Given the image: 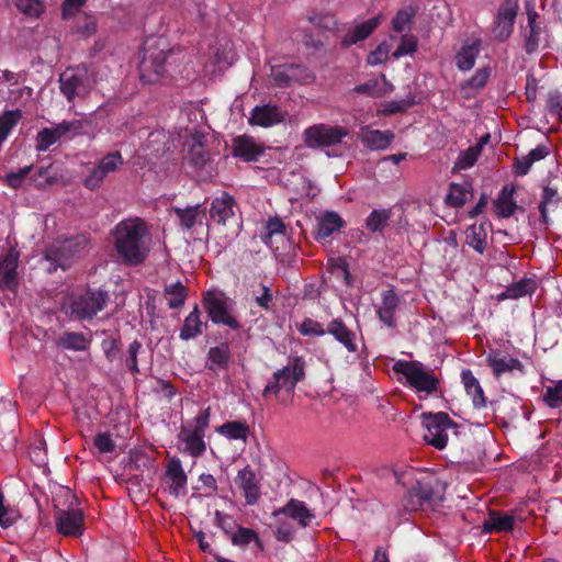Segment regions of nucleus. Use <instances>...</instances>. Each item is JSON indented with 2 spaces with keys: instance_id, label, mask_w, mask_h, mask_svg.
<instances>
[{
  "instance_id": "obj_63",
  "label": "nucleus",
  "mask_w": 562,
  "mask_h": 562,
  "mask_svg": "<svg viewBox=\"0 0 562 562\" xmlns=\"http://www.w3.org/2000/svg\"><path fill=\"white\" fill-rule=\"evenodd\" d=\"M33 166H25L20 168L18 171H11L5 175V183L12 189H19L22 187L24 180L30 175Z\"/></svg>"
},
{
  "instance_id": "obj_36",
  "label": "nucleus",
  "mask_w": 562,
  "mask_h": 562,
  "mask_svg": "<svg viewBox=\"0 0 562 562\" xmlns=\"http://www.w3.org/2000/svg\"><path fill=\"white\" fill-rule=\"evenodd\" d=\"M200 316V310L195 305L193 311L186 317L180 329L179 337L182 340L193 339L203 333V327H206V323H203Z\"/></svg>"
},
{
  "instance_id": "obj_56",
  "label": "nucleus",
  "mask_w": 562,
  "mask_h": 562,
  "mask_svg": "<svg viewBox=\"0 0 562 562\" xmlns=\"http://www.w3.org/2000/svg\"><path fill=\"white\" fill-rule=\"evenodd\" d=\"M402 504L405 510L407 512H416V510H426V506L422 501V496L418 493L416 486L414 485L411 490L406 492L402 499Z\"/></svg>"
},
{
  "instance_id": "obj_35",
  "label": "nucleus",
  "mask_w": 562,
  "mask_h": 562,
  "mask_svg": "<svg viewBox=\"0 0 562 562\" xmlns=\"http://www.w3.org/2000/svg\"><path fill=\"white\" fill-rule=\"evenodd\" d=\"M514 186L506 184L503 187L497 199L494 201V205L499 217L508 218L518 209V205L514 200Z\"/></svg>"
},
{
  "instance_id": "obj_1",
  "label": "nucleus",
  "mask_w": 562,
  "mask_h": 562,
  "mask_svg": "<svg viewBox=\"0 0 562 562\" xmlns=\"http://www.w3.org/2000/svg\"><path fill=\"white\" fill-rule=\"evenodd\" d=\"M145 235V224L139 220L122 221L115 226L114 246L124 262L136 266L145 260L148 254Z\"/></svg>"
},
{
  "instance_id": "obj_22",
  "label": "nucleus",
  "mask_w": 562,
  "mask_h": 562,
  "mask_svg": "<svg viewBox=\"0 0 562 562\" xmlns=\"http://www.w3.org/2000/svg\"><path fill=\"white\" fill-rule=\"evenodd\" d=\"M236 201L233 195L222 192L220 196L212 200L209 213L212 221L225 225L226 221L234 216Z\"/></svg>"
},
{
  "instance_id": "obj_2",
  "label": "nucleus",
  "mask_w": 562,
  "mask_h": 562,
  "mask_svg": "<svg viewBox=\"0 0 562 562\" xmlns=\"http://www.w3.org/2000/svg\"><path fill=\"white\" fill-rule=\"evenodd\" d=\"M176 54L162 37L147 38L143 46V55L138 65L139 78L145 83H156L171 67L170 59Z\"/></svg>"
},
{
  "instance_id": "obj_42",
  "label": "nucleus",
  "mask_w": 562,
  "mask_h": 562,
  "mask_svg": "<svg viewBox=\"0 0 562 562\" xmlns=\"http://www.w3.org/2000/svg\"><path fill=\"white\" fill-rule=\"evenodd\" d=\"M486 236L485 223L471 225L467 229V244L479 254H483L487 247Z\"/></svg>"
},
{
  "instance_id": "obj_49",
  "label": "nucleus",
  "mask_w": 562,
  "mask_h": 562,
  "mask_svg": "<svg viewBox=\"0 0 562 562\" xmlns=\"http://www.w3.org/2000/svg\"><path fill=\"white\" fill-rule=\"evenodd\" d=\"M31 181L37 188L45 189L59 181L58 173L54 170V165L41 167L36 173L31 177Z\"/></svg>"
},
{
  "instance_id": "obj_18",
  "label": "nucleus",
  "mask_w": 562,
  "mask_h": 562,
  "mask_svg": "<svg viewBox=\"0 0 562 562\" xmlns=\"http://www.w3.org/2000/svg\"><path fill=\"white\" fill-rule=\"evenodd\" d=\"M285 112L276 104L257 105L248 120L250 125L269 127L284 121Z\"/></svg>"
},
{
  "instance_id": "obj_4",
  "label": "nucleus",
  "mask_w": 562,
  "mask_h": 562,
  "mask_svg": "<svg viewBox=\"0 0 562 562\" xmlns=\"http://www.w3.org/2000/svg\"><path fill=\"white\" fill-rule=\"evenodd\" d=\"M93 75V70L85 64L67 68L60 74V92L69 103H72L76 98H85L89 94L94 85Z\"/></svg>"
},
{
  "instance_id": "obj_57",
  "label": "nucleus",
  "mask_w": 562,
  "mask_h": 562,
  "mask_svg": "<svg viewBox=\"0 0 562 562\" xmlns=\"http://www.w3.org/2000/svg\"><path fill=\"white\" fill-rule=\"evenodd\" d=\"M20 518L19 510L14 507L4 505V496L0 492V526L8 528Z\"/></svg>"
},
{
  "instance_id": "obj_39",
  "label": "nucleus",
  "mask_w": 562,
  "mask_h": 562,
  "mask_svg": "<svg viewBox=\"0 0 562 562\" xmlns=\"http://www.w3.org/2000/svg\"><path fill=\"white\" fill-rule=\"evenodd\" d=\"M216 431L229 440H243L246 442L250 428L246 422L233 420L218 426Z\"/></svg>"
},
{
  "instance_id": "obj_61",
  "label": "nucleus",
  "mask_w": 562,
  "mask_h": 562,
  "mask_svg": "<svg viewBox=\"0 0 562 562\" xmlns=\"http://www.w3.org/2000/svg\"><path fill=\"white\" fill-rule=\"evenodd\" d=\"M270 76L274 85L279 88H285L292 85L288 64L271 66Z\"/></svg>"
},
{
  "instance_id": "obj_16",
  "label": "nucleus",
  "mask_w": 562,
  "mask_h": 562,
  "mask_svg": "<svg viewBox=\"0 0 562 562\" xmlns=\"http://www.w3.org/2000/svg\"><path fill=\"white\" fill-rule=\"evenodd\" d=\"M210 407L202 409L196 417L192 420L193 430L184 441L186 450L192 457H200L204 453L206 446L204 442L205 429L210 423Z\"/></svg>"
},
{
  "instance_id": "obj_60",
  "label": "nucleus",
  "mask_w": 562,
  "mask_h": 562,
  "mask_svg": "<svg viewBox=\"0 0 562 562\" xmlns=\"http://www.w3.org/2000/svg\"><path fill=\"white\" fill-rule=\"evenodd\" d=\"M417 38L415 35L405 34L401 37V43L393 53V57L398 59L402 56L411 55L417 49Z\"/></svg>"
},
{
  "instance_id": "obj_58",
  "label": "nucleus",
  "mask_w": 562,
  "mask_h": 562,
  "mask_svg": "<svg viewBox=\"0 0 562 562\" xmlns=\"http://www.w3.org/2000/svg\"><path fill=\"white\" fill-rule=\"evenodd\" d=\"M415 12L408 10H398L395 16L392 19V30L402 33L405 30H409L413 23Z\"/></svg>"
},
{
  "instance_id": "obj_30",
  "label": "nucleus",
  "mask_w": 562,
  "mask_h": 562,
  "mask_svg": "<svg viewBox=\"0 0 562 562\" xmlns=\"http://www.w3.org/2000/svg\"><path fill=\"white\" fill-rule=\"evenodd\" d=\"M515 517L513 515L502 514L497 510H490L484 520L482 531L485 533L508 532L514 529Z\"/></svg>"
},
{
  "instance_id": "obj_45",
  "label": "nucleus",
  "mask_w": 562,
  "mask_h": 562,
  "mask_svg": "<svg viewBox=\"0 0 562 562\" xmlns=\"http://www.w3.org/2000/svg\"><path fill=\"white\" fill-rule=\"evenodd\" d=\"M173 212L179 218L181 227L190 229L198 222V216L200 214L205 215V207H202L201 204H196L186 209L173 207Z\"/></svg>"
},
{
  "instance_id": "obj_10",
  "label": "nucleus",
  "mask_w": 562,
  "mask_h": 562,
  "mask_svg": "<svg viewBox=\"0 0 562 562\" xmlns=\"http://www.w3.org/2000/svg\"><path fill=\"white\" fill-rule=\"evenodd\" d=\"M348 131L339 125L315 124L304 130L303 142L306 147L315 149L341 143Z\"/></svg>"
},
{
  "instance_id": "obj_14",
  "label": "nucleus",
  "mask_w": 562,
  "mask_h": 562,
  "mask_svg": "<svg viewBox=\"0 0 562 562\" xmlns=\"http://www.w3.org/2000/svg\"><path fill=\"white\" fill-rule=\"evenodd\" d=\"M20 262V252L11 247L4 255L0 256V290L13 294L20 286V276L18 272Z\"/></svg>"
},
{
  "instance_id": "obj_21",
  "label": "nucleus",
  "mask_w": 562,
  "mask_h": 562,
  "mask_svg": "<svg viewBox=\"0 0 562 562\" xmlns=\"http://www.w3.org/2000/svg\"><path fill=\"white\" fill-rule=\"evenodd\" d=\"M381 296L378 317L384 325L394 328L396 326L395 314L401 304V297L393 289L383 291Z\"/></svg>"
},
{
  "instance_id": "obj_23",
  "label": "nucleus",
  "mask_w": 562,
  "mask_h": 562,
  "mask_svg": "<svg viewBox=\"0 0 562 562\" xmlns=\"http://www.w3.org/2000/svg\"><path fill=\"white\" fill-rule=\"evenodd\" d=\"M166 476L170 480V485L168 488L172 496L179 497L184 493L188 476L179 458L173 457L170 459L166 469Z\"/></svg>"
},
{
  "instance_id": "obj_19",
  "label": "nucleus",
  "mask_w": 562,
  "mask_h": 562,
  "mask_svg": "<svg viewBox=\"0 0 562 562\" xmlns=\"http://www.w3.org/2000/svg\"><path fill=\"white\" fill-rule=\"evenodd\" d=\"M235 483L244 492L247 505H254L258 502L260 486L255 471L249 465L238 471Z\"/></svg>"
},
{
  "instance_id": "obj_25",
  "label": "nucleus",
  "mask_w": 562,
  "mask_h": 562,
  "mask_svg": "<svg viewBox=\"0 0 562 562\" xmlns=\"http://www.w3.org/2000/svg\"><path fill=\"white\" fill-rule=\"evenodd\" d=\"M344 225L345 222L338 215V213L327 211L317 218V225L313 232V236L318 241L324 240L331 236L335 232H338Z\"/></svg>"
},
{
  "instance_id": "obj_15",
  "label": "nucleus",
  "mask_w": 562,
  "mask_h": 562,
  "mask_svg": "<svg viewBox=\"0 0 562 562\" xmlns=\"http://www.w3.org/2000/svg\"><path fill=\"white\" fill-rule=\"evenodd\" d=\"M123 165V158L120 151L110 153L101 158L97 166L90 169L83 180V186L94 191L101 187L104 179L116 171Z\"/></svg>"
},
{
  "instance_id": "obj_48",
  "label": "nucleus",
  "mask_w": 562,
  "mask_h": 562,
  "mask_svg": "<svg viewBox=\"0 0 562 562\" xmlns=\"http://www.w3.org/2000/svg\"><path fill=\"white\" fill-rule=\"evenodd\" d=\"M49 128L50 132L54 133L56 142H59L61 139H71L74 136L80 134V131L82 128V122L78 120L63 121L61 123Z\"/></svg>"
},
{
  "instance_id": "obj_11",
  "label": "nucleus",
  "mask_w": 562,
  "mask_h": 562,
  "mask_svg": "<svg viewBox=\"0 0 562 562\" xmlns=\"http://www.w3.org/2000/svg\"><path fill=\"white\" fill-rule=\"evenodd\" d=\"M202 304L214 324L226 325L233 330H239L241 328L240 323L231 315L223 293L209 291L204 294Z\"/></svg>"
},
{
  "instance_id": "obj_62",
  "label": "nucleus",
  "mask_w": 562,
  "mask_h": 562,
  "mask_svg": "<svg viewBox=\"0 0 562 562\" xmlns=\"http://www.w3.org/2000/svg\"><path fill=\"white\" fill-rule=\"evenodd\" d=\"M251 541H256L258 544L260 543L258 535L250 528L239 527L232 536V542L235 546H248Z\"/></svg>"
},
{
  "instance_id": "obj_51",
  "label": "nucleus",
  "mask_w": 562,
  "mask_h": 562,
  "mask_svg": "<svg viewBox=\"0 0 562 562\" xmlns=\"http://www.w3.org/2000/svg\"><path fill=\"white\" fill-rule=\"evenodd\" d=\"M537 281L531 278H524L510 286H508V294L513 300L522 297L527 294L531 295L537 290Z\"/></svg>"
},
{
  "instance_id": "obj_33",
  "label": "nucleus",
  "mask_w": 562,
  "mask_h": 562,
  "mask_svg": "<svg viewBox=\"0 0 562 562\" xmlns=\"http://www.w3.org/2000/svg\"><path fill=\"white\" fill-rule=\"evenodd\" d=\"M394 139V133L390 130H368L361 134V142L371 150H382L387 148Z\"/></svg>"
},
{
  "instance_id": "obj_43",
  "label": "nucleus",
  "mask_w": 562,
  "mask_h": 562,
  "mask_svg": "<svg viewBox=\"0 0 562 562\" xmlns=\"http://www.w3.org/2000/svg\"><path fill=\"white\" fill-rule=\"evenodd\" d=\"M327 270L336 276L337 279H342L348 288L353 286V278L349 271V265L344 257L328 259Z\"/></svg>"
},
{
  "instance_id": "obj_20",
  "label": "nucleus",
  "mask_w": 562,
  "mask_h": 562,
  "mask_svg": "<svg viewBox=\"0 0 562 562\" xmlns=\"http://www.w3.org/2000/svg\"><path fill=\"white\" fill-rule=\"evenodd\" d=\"M486 363L496 378L513 370L524 372V364L517 358H513L499 350H492L486 357Z\"/></svg>"
},
{
  "instance_id": "obj_17",
  "label": "nucleus",
  "mask_w": 562,
  "mask_h": 562,
  "mask_svg": "<svg viewBox=\"0 0 562 562\" xmlns=\"http://www.w3.org/2000/svg\"><path fill=\"white\" fill-rule=\"evenodd\" d=\"M265 153V146L255 142L248 135H240L233 139L232 155L244 161H258Z\"/></svg>"
},
{
  "instance_id": "obj_50",
  "label": "nucleus",
  "mask_w": 562,
  "mask_h": 562,
  "mask_svg": "<svg viewBox=\"0 0 562 562\" xmlns=\"http://www.w3.org/2000/svg\"><path fill=\"white\" fill-rule=\"evenodd\" d=\"M391 218V210H373L366 220L367 228L372 233L382 232Z\"/></svg>"
},
{
  "instance_id": "obj_27",
  "label": "nucleus",
  "mask_w": 562,
  "mask_h": 562,
  "mask_svg": "<svg viewBox=\"0 0 562 562\" xmlns=\"http://www.w3.org/2000/svg\"><path fill=\"white\" fill-rule=\"evenodd\" d=\"M231 347L227 338L217 346L211 347L207 351L205 367L215 371L216 369L226 370L231 361Z\"/></svg>"
},
{
  "instance_id": "obj_26",
  "label": "nucleus",
  "mask_w": 562,
  "mask_h": 562,
  "mask_svg": "<svg viewBox=\"0 0 562 562\" xmlns=\"http://www.w3.org/2000/svg\"><path fill=\"white\" fill-rule=\"evenodd\" d=\"M550 153V144H540L536 148L531 149L528 155L516 157L514 160L516 176H526L536 161L544 159Z\"/></svg>"
},
{
  "instance_id": "obj_52",
  "label": "nucleus",
  "mask_w": 562,
  "mask_h": 562,
  "mask_svg": "<svg viewBox=\"0 0 562 562\" xmlns=\"http://www.w3.org/2000/svg\"><path fill=\"white\" fill-rule=\"evenodd\" d=\"M291 82L308 85L315 80V75L307 67L300 64H288Z\"/></svg>"
},
{
  "instance_id": "obj_8",
  "label": "nucleus",
  "mask_w": 562,
  "mask_h": 562,
  "mask_svg": "<svg viewBox=\"0 0 562 562\" xmlns=\"http://www.w3.org/2000/svg\"><path fill=\"white\" fill-rule=\"evenodd\" d=\"M65 495L68 508L60 509L56 507V529L59 533L67 537H80L83 532L85 516L82 509L77 508L79 499L70 490H66Z\"/></svg>"
},
{
  "instance_id": "obj_44",
  "label": "nucleus",
  "mask_w": 562,
  "mask_h": 562,
  "mask_svg": "<svg viewBox=\"0 0 562 562\" xmlns=\"http://www.w3.org/2000/svg\"><path fill=\"white\" fill-rule=\"evenodd\" d=\"M560 201L561 196L557 189L551 188L550 186H543L541 201L538 206L541 222L543 224L547 225L549 223L548 207L551 205L557 206Z\"/></svg>"
},
{
  "instance_id": "obj_5",
  "label": "nucleus",
  "mask_w": 562,
  "mask_h": 562,
  "mask_svg": "<svg viewBox=\"0 0 562 562\" xmlns=\"http://www.w3.org/2000/svg\"><path fill=\"white\" fill-rule=\"evenodd\" d=\"M393 371L404 375L407 384L419 393L429 395L439 389V379L419 361L398 360L393 364Z\"/></svg>"
},
{
  "instance_id": "obj_12",
  "label": "nucleus",
  "mask_w": 562,
  "mask_h": 562,
  "mask_svg": "<svg viewBox=\"0 0 562 562\" xmlns=\"http://www.w3.org/2000/svg\"><path fill=\"white\" fill-rule=\"evenodd\" d=\"M527 25L521 26L522 48L528 55L535 54L540 46L541 35L546 31L543 19L530 1L526 2Z\"/></svg>"
},
{
  "instance_id": "obj_34",
  "label": "nucleus",
  "mask_w": 562,
  "mask_h": 562,
  "mask_svg": "<svg viewBox=\"0 0 562 562\" xmlns=\"http://www.w3.org/2000/svg\"><path fill=\"white\" fill-rule=\"evenodd\" d=\"M204 135L196 133L191 136L189 144V162L196 169H202L210 160V153L204 149Z\"/></svg>"
},
{
  "instance_id": "obj_28",
  "label": "nucleus",
  "mask_w": 562,
  "mask_h": 562,
  "mask_svg": "<svg viewBox=\"0 0 562 562\" xmlns=\"http://www.w3.org/2000/svg\"><path fill=\"white\" fill-rule=\"evenodd\" d=\"M326 331L344 345L349 352L357 351L356 334L346 326L341 318H335L329 322Z\"/></svg>"
},
{
  "instance_id": "obj_6",
  "label": "nucleus",
  "mask_w": 562,
  "mask_h": 562,
  "mask_svg": "<svg viewBox=\"0 0 562 562\" xmlns=\"http://www.w3.org/2000/svg\"><path fill=\"white\" fill-rule=\"evenodd\" d=\"M305 378V362L301 357L293 358L285 367L277 370L262 391V396L277 395L281 390L293 393L296 384Z\"/></svg>"
},
{
  "instance_id": "obj_64",
  "label": "nucleus",
  "mask_w": 562,
  "mask_h": 562,
  "mask_svg": "<svg viewBox=\"0 0 562 562\" xmlns=\"http://www.w3.org/2000/svg\"><path fill=\"white\" fill-rule=\"evenodd\" d=\"M543 397L551 408L559 407L562 404V381L554 386H547Z\"/></svg>"
},
{
  "instance_id": "obj_7",
  "label": "nucleus",
  "mask_w": 562,
  "mask_h": 562,
  "mask_svg": "<svg viewBox=\"0 0 562 562\" xmlns=\"http://www.w3.org/2000/svg\"><path fill=\"white\" fill-rule=\"evenodd\" d=\"M109 300L110 294L108 291L88 288L82 294L76 295L70 300V315L77 321H90L106 306Z\"/></svg>"
},
{
  "instance_id": "obj_3",
  "label": "nucleus",
  "mask_w": 562,
  "mask_h": 562,
  "mask_svg": "<svg viewBox=\"0 0 562 562\" xmlns=\"http://www.w3.org/2000/svg\"><path fill=\"white\" fill-rule=\"evenodd\" d=\"M90 239L86 234H78L65 239H57L44 251V258L49 262L47 272L53 273L58 268L67 270L74 260L89 250Z\"/></svg>"
},
{
  "instance_id": "obj_55",
  "label": "nucleus",
  "mask_w": 562,
  "mask_h": 562,
  "mask_svg": "<svg viewBox=\"0 0 562 562\" xmlns=\"http://www.w3.org/2000/svg\"><path fill=\"white\" fill-rule=\"evenodd\" d=\"M416 103L417 101L415 99V95L412 92H409L405 99L393 100L387 102L384 108V113L389 115L404 113Z\"/></svg>"
},
{
  "instance_id": "obj_24",
  "label": "nucleus",
  "mask_w": 562,
  "mask_h": 562,
  "mask_svg": "<svg viewBox=\"0 0 562 562\" xmlns=\"http://www.w3.org/2000/svg\"><path fill=\"white\" fill-rule=\"evenodd\" d=\"M427 509H432L443 501L445 485L439 480L415 484Z\"/></svg>"
},
{
  "instance_id": "obj_40",
  "label": "nucleus",
  "mask_w": 562,
  "mask_h": 562,
  "mask_svg": "<svg viewBox=\"0 0 562 562\" xmlns=\"http://www.w3.org/2000/svg\"><path fill=\"white\" fill-rule=\"evenodd\" d=\"M472 196V184L464 182L462 184L452 182L449 186V193L447 194L445 202L451 207H461L468 201V196Z\"/></svg>"
},
{
  "instance_id": "obj_29",
  "label": "nucleus",
  "mask_w": 562,
  "mask_h": 562,
  "mask_svg": "<svg viewBox=\"0 0 562 562\" xmlns=\"http://www.w3.org/2000/svg\"><path fill=\"white\" fill-rule=\"evenodd\" d=\"M380 22V15H376L350 29L342 37V46L349 47L353 44H357L358 42L366 40L379 26Z\"/></svg>"
},
{
  "instance_id": "obj_9",
  "label": "nucleus",
  "mask_w": 562,
  "mask_h": 562,
  "mask_svg": "<svg viewBox=\"0 0 562 562\" xmlns=\"http://www.w3.org/2000/svg\"><path fill=\"white\" fill-rule=\"evenodd\" d=\"M420 418L427 430L424 435L425 441L434 448L442 450L448 442L447 430L450 428H457L458 424L445 412L423 413Z\"/></svg>"
},
{
  "instance_id": "obj_13",
  "label": "nucleus",
  "mask_w": 562,
  "mask_h": 562,
  "mask_svg": "<svg viewBox=\"0 0 562 562\" xmlns=\"http://www.w3.org/2000/svg\"><path fill=\"white\" fill-rule=\"evenodd\" d=\"M518 2L519 0H504L501 3L492 27L496 41L505 42L512 36L519 10Z\"/></svg>"
},
{
  "instance_id": "obj_47",
  "label": "nucleus",
  "mask_w": 562,
  "mask_h": 562,
  "mask_svg": "<svg viewBox=\"0 0 562 562\" xmlns=\"http://www.w3.org/2000/svg\"><path fill=\"white\" fill-rule=\"evenodd\" d=\"M49 128L50 132L54 133L56 142H59L61 139H71L74 136L80 134V131L82 128V122L78 120L63 121L61 123Z\"/></svg>"
},
{
  "instance_id": "obj_59",
  "label": "nucleus",
  "mask_w": 562,
  "mask_h": 562,
  "mask_svg": "<svg viewBox=\"0 0 562 562\" xmlns=\"http://www.w3.org/2000/svg\"><path fill=\"white\" fill-rule=\"evenodd\" d=\"M16 9L30 18H37L43 12V4L40 0H14Z\"/></svg>"
},
{
  "instance_id": "obj_41",
  "label": "nucleus",
  "mask_w": 562,
  "mask_h": 562,
  "mask_svg": "<svg viewBox=\"0 0 562 562\" xmlns=\"http://www.w3.org/2000/svg\"><path fill=\"white\" fill-rule=\"evenodd\" d=\"M480 53V40L464 44L456 56V64L460 70L467 71L473 68Z\"/></svg>"
},
{
  "instance_id": "obj_37",
  "label": "nucleus",
  "mask_w": 562,
  "mask_h": 562,
  "mask_svg": "<svg viewBox=\"0 0 562 562\" xmlns=\"http://www.w3.org/2000/svg\"><path fill=\"white\" fill-rule=\"evenodd\" d=\"M90 342L91 340L79 331H65L56 339L59 348L72 351H86Z\"/></svg>"
},
{
  "instance_id": "obj_54",
  "label": "nucleus",
  "mask_w": 562,
  "mask_h": 562,
  "mask_svg": "<svg viewBox=\"0 0 562 562\" xmlns=\"http://www.w3.org/2000/svg\"><path fill=\"white\" fill-rule=\"evenodd\" d=\"M480 155H481V153H480L479 147H474V146L469 147L468 149L462 150L459 154L453 168L459 169V170L469 169L477 161Z\"/></svg>"
},
{
  "instance_id": "obj_46",
  "label": "nucleus",
  "mask_w": 562,
  "mask_h": 562,
  "mask_svg": "<svg viewBox=\"0 0 562 562\" xmlns=\"http://www.w3.org/2000/svg\"><path fill=\"white\" fill-rule=\"evenodd\" d=\"M164 293L168 299V306L173 310L181 307L188 296L187 289L180 281L166 284Z\"/></svg>"
},
{
  "instance_id": "obj_32",
  "label": "nucleus",
  "mask_w": 562,
  "mask_h": 562,
  "mask_svg": "<svg viewBox=\"0 0 562 562\" xmlns=\"http://www.w3.org/2000/svg\"><path fill=\"white\" fill-rule=\"evenodd\" d=\"M490 67L477 69L476 72L468 80L460 85V92L464 99L474 98L479 90L484 88L490 78Z\"/></svg>"
},
{
  "instance_id": "obj_31",
  "label": "nucleus",
  "mask_w": 562,
  "mask_h": 562,
  "mask_svg": "<svg viewBox=\"0 0 562 562\" xmlns=\"http://www.w3.org/2000/svg\"><path fill=\"white\" fill-rule=\"evenodd\" d=\"M279 513L296 520L302 527L310 526L311 521L315 518V515L306 507L304 502L294 498L290 499Z\"/></svg>"
},
{
  "instance_id": "obj_38",
  "label": "nucleus",
  "mask_w": 562,
  "mask_h": 562,
  "mask_svg": "<svg viewBox=\"0 0 562 562\" xmlns=\"http://www.w3.org/2000/svg\"><path fill=\"white\" fill-rule=\"evenodd\" d=\"M461 379L464 384L465 391L472 396L473 405L476 408L485 406L486 398L479 380L473 375L472 371L465 369L461 372Z\"/></svg>"
},
{
  "instance_id": "obj_53",
  "label": "nucleus",
  "mask_w": 562,
  "mask_h": 562,
  "mask_svg": "<svg viewBox=\"0 0 562 562\" xmlns=\"http://www.w3.org/2000/svg\"><path fill=\"white\" fill-rule=\"evenodd\" d=\"M266 231L262 240L268 246H271L273 236L285 237V225L278 216L269 218L266 224Z\"/></svg>"
}]
</instances>
